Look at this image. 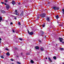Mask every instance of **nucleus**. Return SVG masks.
<instances>
[{"mask_svg":"<svg viewBox=\"0 0 64 64\" xmlns=\"http://www.w3.org/2000/svg\"><path fill=\"white\" fill-rule=\"evenodd\" d=\"M30 35H32L33 34V32H30Z\"/></svg>","mask_w":64,"mask_h":64,"instance_id":"nucleus-9","label":"nucleus"},{"mask_svg":"<svg viewBox=\"0 0 64 64\" xmlns=\"http://www.w3.org/2000/svg\"><path fill=\"white\" fill-rule=\"evenodd\" d=\"M14 14L16 15H19V13L18 12H15L14 13Z\"/></svg>","mask_w":64,"mask_h":64,"instance_id":"nucleus-8","label":"nucleus"},{"mask_svg":"<svg viewBox=\"0 0 64 64\" xmlns=\"http://www.w3.org/2000/svg\"><path fill=\"white\" fill-rule=\"evenodd\" d=\"M53 9L54 10H56V7H53Z\"/></svg>","mask_w":64,"mask_h":64,"instance_id":"nucleus-12","label":"nucleus"},{"mask_svg":"<svg viewBox=\"0 0 64 64\" xmlns=\"http://www.w3.org/2000/svg\"><path fill=\"white\" fill-rule=\"evenodd\" d=\"M2 17H0V21H2Z\"/></svg>","mask_w":64,"mask_h":64,"instance_id":"nucleus-22","label":"nucleus"},{"mask_svg":"<svg viewBox=\"0 0 64 64\" xmlns=\"http://www.w3.org/2000/svg\"><path fill=\"white\" fill-rule=\"evenodd\" d=\"M61 49L62 50H63V48H61Z\"/></svg>","mask_w":64,"mask_h":64,"instance_id":"nucleus-41","label":"nucleus"},{"mask_svg":"<svg viewBox=\"0 0 64 64\" xmlns=\"http://www.w3.org/2000/svg\"><path fill=\"white\" fill-rule=\"evenodd\" d=\"M62 13H63V14H64V9H62Z\"/></svg>","mask_w":64,"mask_h":64,"instance_id":"nucleus-25","label":"nucleus"},{"mask_svg":"<svg viewBox=\"0 0 64 64\" xmlns=\"http://www.w3.org/2000/svg\"><path fill=\"white\" fill-rule=\"evenodd\" d=\"M53 58L55 60L56 59V57L55 56H54L53 57Z\"/></svg>","mask_w":64,"mask_h":64,"instance_id":"nucleus-18","label":"nucleus"},{"mask_svg":"<svg viewBox=\"0 0 64 64\" xmlns=\"http://www.w3.org/2000/svg\"><path fill=\"white\" fill-rule=\"evenodd\" d=\"M5 2H6V3H7V2H8V0H6Z\"/></svg>","mask_w":64,"mask_h":64,"instance_id":"nucleus-24","label":"nucleus"},{"mask_svg":"<svg viewBox=\"0 0 64 64\" xmlns=\"http://www.w3.org/2000/svg\"><path fill=\"white\" fill-rule=\"evenodd\" d=\"M60 41V42H61L62 41V40H63V38H59Z\"/></svg>","mask_w":64,"mask_h":64,"instance_id":"nucleus-5","label":"nucleus"},{"mask_svg":"<svg viewBox=\"0 0 64 64\" xmlns=\"http://www.w3.org/2000/svg\"><path fill=\"white\" fill-rule=\"evenodd\" d=\"M1 3H2V4H4V2H1Z\"/></svg>","mask_w":64,"mask_h":64,"instance_id":"nucleus-32","label":"nucleus"},{"mask_svg":"<svg viewBox=\"0 0 64 64\" xmlns=\"http://www.w3.org/2000/svg\"><path fill=\"white\" fill-rule=\"evenodd\" d=\"M6 50H9L7 48H6Z\"/></svg>","mask_w":64,"mask_h":64,"instance_id":"nucleus-30","label":"nucleus"},{"mask_svg":"<svg viewBox=\"0 0 64 64\" xmlns=\"http://www.w3.org/2000/svg\"><path fill=\"white\" fill-rule=\"evenodd\" d=\"M1 42L0 41V44H1Z\"/></svg>","mask_w":64,"mask_h":64,"instance_id":"nucleus-46","label":"nucleus"},{"mask_svg":"<svg viewBox=\"0 0 64 64\" xmlns=\"http://www.w3.org/2000/svg\"><path fill=\"white\" fill-rule=\"evenodd\" d=\"M17 63H18V64H20V62H17Z\"/></svg>","mask_w":64,"mask_h":64,"instance_id":"nucleus-29","label":"nucleus"},{"mask_svg":"<svg viewBox=\"0 0 64 64\" xmlns=\"http://www.w3.org/2000/svg\"><path fill=\"white\" fill-rule=\"evenodd\" d=\"M40 32L42 33V34H41V36H42L43 35V34L44 33V32H43L42 30H41Z\"/></svg>","mask_w":64,"mask_h":64,"instance_id":"nucleus-3","label":"nucleus"},{"mask_svg":"<svg viewBox=\"0 0 64 64\" xmlns=\"http://www.w3.org/2000/svg\"><path fill=\"white\" fill-rule=\"evenodd\" d=\"M46 20L48 21H50V18L49 17H47Z\"/></svg>","mask_w":64,"mask_h":64,"instance_id":"nucleus-2","label":"nucleus"},{"mask_svg":"<svg viewBox=\"0 0 64 64\" xmlns=\"http://www.w3.org/2000/svg\"><path fill=\"white\" fill-rule=\"evenodd\" d=\"M21 16H22V15H23V12H22V13H21L20 14Z\"/></svg>","mask_w":64,"mask_h":64,"instance_id":"nucleus-19","label":"nucleus"},{"mask_svg":"<svg viewBox=\"0 0 64 64\" xmlns=\"http://www.w3.org/2000/svg\"><path fill=\"white\" fill-rule=\"evenodd\" d=\"M6 54L7 55H8V56H9V55H10V53L9 52H8L6 53Z\"/></svg>","mask_w":64,"mask_h":64,"instance_id":"nucleus-11","label":"nucleus"},{"mask_svg":"<svg viewBox=\"0 0 64 64\" xmlns=\"http://www.w3.org/2000/svg\"><path fill=\"white\" fill-rule=\"evenodd\" d=\"M42 27H44V26H45V24H42Z\"/></svg>","mask_w":64,"mask_h":64,"instance_id":"nucleus-20","label":"nucleus"},{"mask_svg":"<svg viewBox=\"0 0 64 64\" xmlns=\"http://www.w3.org/2000/svg\"><path fill=\"white\" fill-rule=\"evenodd\" d=\"M10 24H11V25H12L13 24V23L12 22H11Z\"/></svg>","mask_w":64,"mask_h":64,"instance_id":"nucleus-33","label":"nucleus"},{"mask_svg":"<svg viewBox=\"0 0 64 64\" xmlns=\"http://www.w3.org/2000/svg\"><path fill=\"white\" fill-rule=\"evenodd\" d=\"M60 26H61V27H63V24H60Z\"/></svg>","mask_w":64,"mask_h":64,"instance_id":"nucleus-26","label":"nucleus"},{"mask_svg":"<svg viewBox=\"0 0 64 64\" xmlns=\"http://www.w3.org/2000/svg\"><path fill=\"white\" fill-rule=\"evenodd\" d=\"M40 50L41 51H44V49L43 48H40Z\"/></svg>","mask_w":64,"mask_h":64,"instance_id":"nucleus-14","label":"nucleus"},{"mask_svg":"<svg viewBox=\"0 0 64 64\" xmlns=\"http://www.w3.org/2000/svg\"><path fill=\"white\" fill-rule=\"evenodd\" d=\"M0 57L2 58V59H3V58H4V57H3V56H0Z\"/></svg>","mask_w":64,"mask_h":64,"instance_id":"nucleus-23","label":"nucleus"},{"mask_svg":"<svg viewBox=\"0 0 64 64\" xmlns=\"http://www.w3.org/2000/svg\"><path fill=\"white\" fill-rule=\"evenodd\" d=\"M58 9H59V8H57L56 7V10H58Z\"/></svg>","mask_w":64,"mask_h":64,"instance_id":"nucleus-21","label":"nucleus"},{"mask_svg":"<svg viewBox=\"0 0 64 64\" xmlns=\"http://www.w3.org/2000/svg\"><path fill=\"white\" fill-rule=\"evenodd\" d=\"M19 39L21 40V41H22L23 40V38H19Z\"/></svg>","mask_w":64,"mask_h":64,"instance_id":"nucleus-16","label":"nucleus"},{"mask_svg":"<svg viewBox=\"0 0 64 64\" xmlns=\"http://www.w3.org/2000/svg\"><path fill=\"white\" fill-rule=\"evenodd\" d=\"M35 48L36 49H39V47L38 46H36V47Z\"/></svg>","mask_w":64,"mask_h":64,"instance_id":"nucleus-15","label":"nucleus"},{"mask_svg":"<svg viewBox=\"0 0 64 64\" xmlns=\"http://www.w3.org/2000/svg\"><path fill=\"white\" fill-rule=\"evenodd\" d=\"M48 59L51 62H52V60H51L50 58L48 57Z\"/></svg>","mask_w":64,"mask_h":64,"instance_id":"nucleus-7","label":"nucleus"},{"mask_svg":"<svg viewBox=\"0 0 64 64\" xmlns=\"http://www.w3.org/2000/svg\"><path fill=\"white\" fill-rule=\"evenodd\" d=\"M28 33L30 35V33L29 32V30H28Z\"/></svg>","mask_w":64,"mask_h":64,"instance_id":"nucleus-31","label":"nucleus"},{"mask_svg":"<svg viewBox=\"0 0 64 64\" xmlns=\"http://www.w3.org/2000/svg\"><path fill=\"white\" fill-rule=\"evenodd\" d=\"M18 5H20V3H18Z\"/></svg>","mask_w":64,"mask_h":64,"instance_id":"nucleus-40","label":"nucleus"},{"mask_svg":"<svg viewBox=\"0 0 64 64\" xmlns=\"http://www.w3.org/2000/svg\"><path fill=\"white\" fill-rule=\"evenodd\" d=\"M63 64H64V63H63Z\"/></svg>","mask_w":64,"mask_h":64,"instance_id":"nucleus-51","label":"nucleus"},{"mask_svg":"<svg viewBox=\"0 0 64 64\" xmlns=\"http://www.w3.org/2000/svg\"><path fill=\"white\" fill-rule=\"evenodd\" d=\"M30 62L32 63H34V61L32 60H31Z\"/></svg>","mask_w":64,"mask_h":64,"instance_id":"nucleus-17","label":"nucleus"},{"mask_svg":"<svg viewBox=\"0 0 64 64\" xmlns=\"http://www.w3.org/2000/svg\"><path fill=\"white\" fill-rule=\"evenodd\" d=\"M1 12H2V13H6L5 12L4 10H1Z\"/></svg>","mask_w":64,"mask_h":64,"instance_id":"nucleus-10","label":"nucleus"},{"mask_svg":"<svg viewBox=\"0 0 64 64\" xmlns=\"http://www.w3.org/2000/svg\"><path fill=\"white\" fill-rule=\"evenodd\" d=\"M1 38H0V41H1Z\"/></svg>","mask_w":64,"mask_h":64,"instance_id":"nucleus-42","label":"nucleus"},{"mask_svg":"<svg viewBox=\"0 0 64 64\" xmlns=\"http://www.w3.org/2000/svg\"><path fill=\"white\" fill-rule=\"evenodd\" d=\"M14 64V63H12V64Z\"/></svg>","mask_w":64,"mask_h":64,"instance_id":"nucleus-48","label":"nucleus"},{"mask_svg":"<svg viewBox=\"0 0 64 64\" xmlns=\"http://www.w3.org/2000/svg\"><path fill=\"white\" fill-rule=\"evenodd\" d=\"M38 18H39V17H37L38 19Z\"/></svg>","mask_w":64,"mask_h":64,"instance_id":"nucleus-44","label":"nucleus"},{"mask_svg":"<svg viewBox=\"0 0 64 64\" xmlns=\"http://www.w3.org/2000/svg\"><path fill=\"white\" fill-rule=\"evenodd\" d=\"M15 12H17V10H15Z\"/></svg>","mask_w":64,"mask_h":64,"instance_id":"nucleus-37","label":"nucleus"},{"mask_svg":"<svg viewBox=\"0 0 64 64\" xmlns=\"http://www.w3.org/2000/svg\"><path fill=\"white\" fill-rule=\"evenodd\" d=\"M4 4L5 5H7V4L6 3H4Z\"/></svg>","mask_w":64,"mask_h":64,"instance_id":"nucleus-38","label":"nucleus"},{"mask_svg":"<svg viewBox=\"0 0 64 64\" xmlns=\"http://www.w3.org/2000/svg\"><path fill=\"white\" fill-rule=\"evenodd\" d=\"M56 19H58V18H59V16L58 15H57L56 16Z\"/></svg>","mask_w":64,"mask_h":64,"instance_id":"nucleus-13","label":"nucleus"},{"mask_svg":"<svg viewBox=\"0 0 64 64\" xmlns=\"http://www.w3.org/2000/svg\"><path fill=\"white\" fill-rule=\"evenodd\" d=\"M40 16L42 18H44V17H45V14L44 13H43L40 15Z\"/></svg>","mask_w":64,"mask_h":64,"instance_id":"nucleus-1","label":"nucleus"},{"mask_svg":"<svg viewBox=\"0 0 64 64\" xmlns=\"http://www.w3.org/2000/svg\"><path fill=\"white\" fill-rule=\"evenodd\" d=\"M14 19L16 20V19H17V18H16V17H14Z\"/></svg>","mask_w":64,"mask_h":64,"instance_id":"nucleus-35","label":"nucleus"},{"mask_svg":"<svg viewBox=\"0 0 64 64\" xmlns=\"http://www.w3.org/2000/svg\"><path fill=\"white\" fill-rule=\"evenodd\" d=\"M12 3L13 5H14L15 4V2L14 1H12Z\"/></svg>","mask_w":64,"mask_h":64,"instance_id":"nucleus-6","label":"nucleus"},{"mask_svg":"<svg viewBox=\"0 0 64 64\" xmlns=\"http://www.w3.org/2000/svg\"><path fill=\"white\" fill-rule=\"evenodd\" d=\"M17 57H18V56H17Z\"/></svg>","mask_w":64,"mask_h":64,"instance_id":"nucleus-50","label":"nucleus"},{"mask_svg":"<svg viewBox=\"0 0 64 64\" xmlns=\"http://www.w3.org/2000/svg\"><path fill=\"white\" fill-rule=\"evenodd\" d=\"M15 49H17V48H15Z\"/></svg>","mask_w":64,"mask_h":64,"instance_id":"nucleus-39","label":"nucleus"},{"mask_svg":"<svg viewBox=\"0 0 64 64\" xmlns=\"http://www.w3.org/2000/svg\"><path fill=\"white\" fill-rule=\"evenodd\" d=\"M6 9H7V10H8V9H9V6H6Z\"/></svg>","mask_w":64,"mask_h":64,"instance_id":"nucleus-4","label":"nucleus"},{"mask_svg":"<svg viewBox=\"0 0 64 64\" xmlns=\"http://www.w3.org/2000/svg\"><path fill=\"white\" fill-rule=\"evenodd\" d=\"M57 22V23H59V22Z\"/></svg>","mask_w":64,"mask_h":64,"instance_id":"nucleus-45","label":"nucleus"},{"mask_svg":"<svg viewBox=\"0 0 64 64\" xmlns=\"http://www.w3.org/2000/svg\"><path fill=\"white\" fill-rule=\"evenodd\" d=\"M39 42H41V41L40 40H39Z\"/></svg>","mask_w":64,"mask_h":64,"instance_id":"nucleus-36","label":"nucleus"},{"mask_svg":"<svg viewBox=\"0 0 64 64\" xmlns=\"http://www.w3.org/2000/svg\"><path fill=\"white\" fill-rule=\"evenodd\" d=\"M12 31H13V32L14 33H15V30H12Z\"/></svg>","mask_w":64,"mask_h":64,"instance_id":"nucleus-28","label":"nucleus"},{"mask_svg":"<svg viewBox=\"0 0 64 64\" xmlns=\"http://www.w3.org/2000/svg\"><path fill=\"white\" fill-rule=\"evenodd\" d=\"M1 22V20H0V22Z\"/></svg>","mask_w":64,"mask_h":64,"instance_id":"nucleus-49","label":"nucleus"},{"mask_svg":"<svg viewBox=\"0 0 64 64\" xmlns=\"http://www.w3.org/2000/svg\"><path fill=\"white\" fill-rule=\"evenodd\" d=\"M18 25H21V23H20V22H18Z\"/></svg>","mask_w":64,"mask_h":64,"instance_id":"nucleus-27","label":"nucleus"},{"mask_svg":"<svg viewBox=\"0 0 64 64\" xmlns=\"http://www.w3.org/2000/svg\"><path fill=\"white\" fill-rule=\"evenodd\" d=\"M62 44L64 43V42H62Z\"/></svg>","mask_w":64,"mask_h":64,"instance_id":"nucleus-47","label":"nucleus"},{"mask_svg":"<svg viewBox=\"0 0 64 64\" xmlns=\"http://www.w3.org/2000/svg\"><path fill=\"white\" fill-rule=\"evenodd\" d=\"M10 60H11V61H13V60L12 59H11Z\"/></svg>","mask_w":64,"mask_h":64,"instance_id":"nucleus-34","label":"nucleus"},{"mask_svg":"<svg viewBox=\"0 0 64 64\" xmlns=\"http://www.w3.org/2000/svg\"><path fill=\"white\" fill-rule=\"evenodd\" d=\"M46 59H47V58H46Z\"/></svg>","mask_w":64,"mask_h":64,"instance_id":"nucleus-43","label":"nucleus"}]
</instances>
